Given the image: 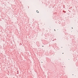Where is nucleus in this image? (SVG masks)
<instances>
[{"label":"nucleus","mask_w":78,"mask_h":78,"mask_svg":"<svg viewBox=\"0 0 78 78\" xmlns=\"http://www.w3.org/2000/svg\"><path fill=\"white\" fill-rule=\"evenodd\" d=\"M36 12H37V13H39V11H38L37 10V11H36Z\"/></svg>","instance_id":"1"},{"label":"nucleus","mask_w":78,"mask_h":78,"mask_svg":"<svg viewBox=\"0 0 78 78\" xmlns=\"http://www.w3.org/2000/svg\"><path fill=\"white\" fill-rule=\"evenodd\" d=\"M42 47H44V46H42Z\"/></svg>","instance_id":"2"}]
</instances>
